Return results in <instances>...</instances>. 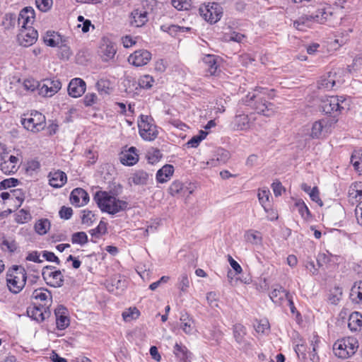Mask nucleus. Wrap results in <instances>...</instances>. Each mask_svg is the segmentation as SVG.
Returning <instances> with one entry per match:
<instances>
[{
	"label": "nucleus",
	"mask_w": 362,
	"mask_h": 362,
	"mask_svg": "<svg viewBox=\"0 0 362 362\" xmlns=\"http://www.w3.org/2000/svg\"><path fill=\"white\" fill-rule=\"evenodd\" d=\"M275 96L274 89L257 86L254 93H249L243 102L252 107L258 114L266 117H270L275 112V106L273 103L267 102L265 98L272 99Z\"/></svg>",
	"instance_id": "f257e3e1"
},
{
	"label": "nucleus",
	"mask_w": 362,
	"mask_h": 362,
	"mask_svg": "<svg viewBox=\"0 0 362 362\" xmlns=\"http://www.w3.org/2000/svg\"><path fill=\"white\" fill-rule=\"evenodd\" d=\"M93 200L103 213L110 215L124 211L128 208L126 201L118 199L110 192L98 191L93 196Z\"/></svg>",
	"instance_id": "f03ea898"
},
{
	"label": "nucleus",
	"mask_w": 362,
	"mask_h": 362,
	"mask_svg": "<svg viewBox=\"0 0 362 362\" xmlns=\"http://www.w3.org/2000/svg\"><path fill=\"white\" fill-rule=\"evenodd\" d=\"M349 103L344 95H332L326 97L321 101L322 112L333 117L339 116L342 110L348 108Z\"/></svg>",
	"instance_id": "7ed1b4c3"
},
{
	"label": "nucleus",
	"mask_w": 362,
	"mask_h": 362,
	"mask_svg": "<svg viewBox=\"0 0 362 362\" xmlns=\"http://www.w3.org/2000/svg\"><path fill=\"white\" fill-rule=\"evenodd\" d=\"M27 279L25 269L22 266H13L7 275V286L13 293H18L24 288Z\"/></svg>",
	"instance_id": "20e7f679"
},
{
	"label": "nucleus",
	"mask_w": 362,
	"mask_h": 362,
	"mask_svg": "<svg viewBox=\"0 0 362 362\" xmlns=\"http://www.w3.org/2000/svg\"><path fill=\"white\" fill-rule=\"evenodd\" d=\"M358 347V343L354 337H344L338 339L333 346L336 356L340 358H348L353 356Z\"/></svg>",
	"instance_id": "39448f33"
},
{
	"label": "nucleus",
	"mask_w": 362,
	"mask_h": 362,
	"mask_svg": "<svg viewBox=\"0 0 362 362\" xmlns=\"http://www.w3.org/2000/svg\"><path fill=\"white\" fill-rule=\"evenodd\" d=\"M138 128L140 136L145 141H153L158 135V127L151 116L141 115Z\"/></svg>",
	"instance_id": "423d86ee"
},
{
	"label": "nucleus",
	"mask_w": 362,
	"mask_h": 362,
	"mask_svg": "<svg viewBox=\"0 0 362 362\" xmlns=\"http://www.w3.org/2000/svg\"><path fill=\"white\" fill-rule=\"evenodd\" d=\"M21 124L25 129L33 132H38L45 129L46 119L44 115L37 111H31L21 118Z\"/></svg>",
	"instance_id": "0eeeda50"
},
{
	"label": "nucleus",
	"mask_w": 362,
	"mask_h": 362,
	"mask_svg": "<svg viewBox=\"0 0 362 362\" xmlns=\"http://www.w3.org/2000/svg\"><path fill=\"white\" fill-rule=\"evenodd\" d=\"M199 13L211 24L216 23L221 20L223 15V8L216 2H209L203 4L199 8Z\"/></svg>",
	"instance_id": "6e6552de"
},
{
	"label": "nucleus",
	"mask_w": 362,
	"mask_h": 362,
	"mask_svg": "<svg viewBox=\"0 0 362 362\" xmlns=\"http://www.w3.org/2000/svg\"><path fill=\"white\" fill-rule=\"evenodd\" d=\"M332 14L330 11H327L326 8H322L317 9L315 13L310 15H305L300 17L293 23L294 27L298 30L302 29V25H307L310 22H315L320 24L325 23L328 17Z\"/></svg>",
	"instance_id": "1a4fd4ad"
},
{
	"label": "nucleus",
	"mask_w": 362,
	"mask_h": 362,
	"mask_svg": "<svg viewBox=\"0 0 362 362\" xmlns=\"http://www.w3.org/2000/svg\"><path fill=\"white\" fill-rule=\"evenodd\" d=\"M46 284L54 288H60L64 285V276L62 272L53 266L44 267L42 272Z\"/></svg>",
	"instance_id": "9d476101"
},
{
	"label": "nucleus",
	"mask_w": 362,
	"mask_h": 362,
	"mask_svg": "<svg viewBox=\"0 0 362 362\" xmlns=\"http://www.w3.org/2000/svg\"><path fill=\"white\" fill-rule=\"evenodd\" d=\"M62 88V83L59 79L45 78L40 81L38 95L42 97H52Z\"/></svg>",
	"instance_id": "9b49d317"
},
{
	"label": "nucleus",
	"mask_w": 362,
	"mask_h": 362,
	"mask_svg": "<svg viewBox=\"0 0 362 362\" xmlns=\"http://www.w3.org/2000/svg\"><path fill=\"white\" fill-rule=\"evenodd\" d=\"M10 21H18V27L21 29H27L28 28H33L32 25L35 18V11L31 7H25L19 13L18 18L15 14H9Z\"/></svg>",
	"instance_id": "f8f14e48"
},
{
	"label": "nucleus",
	"mask_w": 362,
	"mask_h": 362,
	"mask_svg": "<svg viewBox=\"0 0 362 362\" xmlns=\"http://www.w3.org/2000/svg\"><path fill=\"white\" fill-rule=\"evenodd\" d=\"M43 40L44 42L49 47H58L62 49V55L65 56L66 58H69L71 55V53L69 48L64 43V40L58 33L47 31L46 35L43 37Z\"/></svg>",
	"instance_id": "ddd939ff"
},
{
	"label": "nucleus",
	"mask_w": 362,
	"mask_h": 362,
	"mask_svg": "<svg viewBox=\"0 0 362 362\" xmlns=\"http://www.w3.org/2000/svg\"><path fill=\"white\" fill-rule=\"evenodd\" d=\"M152 58L151 53L147 49H138L128 57V62L136 67L146 65Z\"/></svg>",
	"instance_id": "4468645a"
},
{
	"label": "nucleus",
	"mask_w": 362,
	"mask_h": 362,
	"mask_svg": "<svg viewBox=\"0 0 362 362\" xmlns=\"http://www.w3.org/2000/svg\"><path fill=\"white\" fill-rule=\"evenodd\" d=\"M168 191L173 197H189L194 189L190 184L186 185L179 180H175L170 184Z\"/></svg>",
	"instance_id": "2eb2a0df"
},
{
	"label": "nucleus",
	"mask_w": 362,
	"mask_h": 362,
	"mask_svg": "<svg viewBox=\"0 0 362 362\" xmlns=\"http://www.w3.org/2000/svg\"><path fill=\"white\" fill-rule=\"evenodd\" d=\"M37 37V31L34 28L21 29L18 35V41L21 45L23 47L31 46L36 42Z\"/></svg>",
	"instance_id": "dca6fc26"
},
{
	"label": "nucleus",
	"mask_w": 362,
	"mask_h": 362,
	"mask_svg": "<svg viewBox=\"0 0 362 362\" xmlns=\"http://www.w3.org/2000/svg\"><path fill=\"white\" fill-rule=\"evenodd\" d=\"M0 169L4 174L15 173L18 170V158L13 155H4L1 156Z\"/></svg>",
	"instance_id": "f3484780"
},
{
	"label": "nucleus",
	"mask_w": 362,
	"mask_h": 362,
	"mask_svg": "<svg viewBox=\"0 0 362 362\" xmlns=\"http://www.w3.org/2000/svg\"><path fill=\"white\" fill-rule=\"evenodd\" d=\"M86 83L80 78H74L68 85V93L74 98L81 97L86 91Z\"/></svg>",
	"instance_id": "a211bd4d"
},
{
	"label": "nucleus",
	"mask_w": 362,
	"mask_h": 362,
	"mask_svg": "<svg viewBox=\"0 0 362 362\" xmlns=\"http://www.w3.org/2000/svg\"><path fill=\"white\" fill-rule=\"evenodd\" d=\"M90 197L88 192L82 188H75L70 194V202L75 206L80 207L86 205Z\"/></svg>",
	"instance_id": "6ab92c4d"
},
{
	"label": "nucleus",
	"mask_w": 362,
	"mask_h": 362,
	"mask_svg": "<svg viewBox=\"0 0 362 362\" xmlns=\"http://www.w3.org/2000/svg\"><path fill=\"white\" fill-rule=\"evenodd\" d=\"M56 325L58 329L64 330L69 327L70 320L67 309L63 305H59L54 310Z\"/></svg>",
	"instance_id": "aec40b11"
},
{
	"label": "nucleus",
	"mask_w": 362,
	"mask_h": 362,
	"mask_svg": "<svg viewBox=\"0 0 362 362\" xmlns=\"http://www.w3.org/2000/svg\"><path fill=\"white\" fill-rule=\"evenodd\" d=\"M119 160L122 164L127 166L135 165L139 160L137 149L132 146L127 150L122 151L120 153Z\"/></svg>",
	"instance_id": "412c9836"
},
{
	"label": "nucleus",
	"mask_w": 362,
	"mask_h": 362,
	"mask_svg": "<svg viewBox=\"0 0 362 362\" xmlns=\"http://www.w3.org/2000/svg\"><path fill=\"white\" fill-rule=\"evenodd\" d=\"M47 310H48V307L40 304L37 306L29 307L27 309V314L31 319L37 322H42L49 315V313Z\"/></svg>",
	"instance_id": "4be33fe9"
},
{
	"label": "nucleus",
	"mask_w": 362,
	"mask_h": 362,
	"mask_svg": "<svg viewBox=\"0 0 362 362\" xmlns=\"http://www.w3.org/2000/svg\"><path fill=\"white\" fill-rule=\"evenodd\" d=\"M231 124L233 129L238 131L247 130L251 126L248 115L238 112L235 114Z\"/></svg>",
	"instance_id": "5701e85b"
},
{
	"label": "nucleus",
	"mask_w": 362,
	"mask_h": 362,
	"mask_svg": "<svg viewBox=\"0 0 362 362\" xmlns=\"http://www.w3.org/2000/svg\"><path fill=\"white\" fill-rule=\"evenodd\" d=\"M116 52L115 45L110 41H104L100 47V55L103 62H108L112 59Z\"/></svg>",
	"instance_id": "b1692460"
},
{
	"label": "nucleus",
	"mask_w": 362,
	"mask_h": 362,
	"mask_svg": "<svg viewBox=\"0 0 362 362\" xmlns=\"http://www.w3.org/2000/svg\"><path fill=\"white\" fill-rule=\"evenodd\" d=\"M291 293L281 286H276L269 294L271 300L277 305H282L283 302L289 298Z\"/></svg>",
	"instance_id": "393cba45"
},
{
	"label": "nucleus",
	"mask_w": 362,
	"mask_h": 362,
	"mask_svg": "<svg viewBox=\"0 0 362 362\" xmlns=\"http://www.w3.org/2000/svg\"><path fill=\"white\" fill-rule=\"evenodd\" d=\"M175 171L174 166L170 164L164 165L159 169L156 175V180L158 183H165L169 181L173 175Z\"/></svg>",
	"instance_id": "a878e982"
},
{
	"label": "nucleus",
	"mask_w": 362,
	"mask_h": 362,
	"mask_svg": "<svg viewBox=\"0 0 362 362\" xmlns=\"http://www.w3.org/2000/svg\"><path fill=\"white\" fill-rule=\"evenodd\" d=\"M49 178V185L54 188H60L63 187L67 181L66 173L61 170L50 173Z\"/></svg>",
	"instance_id": "bb28decb"
},
{
	"label": "nucleus",
	"mask_w": 362,
	"mask_h": 362,
	"mask_svg": "<svg viewBox=\"0 0 362 362\" xmlns=\"http://www.w3.org/2000/svg\"><path fill=\"white\" fill-rule=\"evenodd\" d=\"M173 353L180 362H191L192 353L182 344H175Z\"/></svg>",
	"instance_id": "cd10ccee"
},
{
	"label": "nucleus",
	"mask_w": 362,
	"mask_h": 362,
	"mask_svg": "<svg viewBox=\"0 0 362 362\" xmlns=\"http://www.w3.org/2000/svg\"><path fill=\"white\" fill-rule=\"evenodd\" d=\"M147 21L148 13L146 11L135 9L132 12L130 21L132 25L139 28L145 25Z\"/></svg>",
	"instance_id": "c85d7f7f"
},
{
	"label": "nucleus",
	"mask_w": 362,
	"mask_h": 362,
	"mask_svg": "<svg viewBox=\"0 0 362 362\" xmlns=\"http://www.w3.org/2000/svg\"><path fill=\"white\" fill-rule=\"evenodd\" d=\"M218 60L219 57L214 54H206L203 57V63L211 75L216 74L219 66Z\"/></svg>",
	"instance_id": "c756f323"
},
{
	"label": "nucleus",
	"mask_w": 362,
	"mask_h": 362,
	"mask_svg": "<svg viewBox=\"0 0 362 362\" xmlns=\"http://www.w3.org/2000/svg\"><path fill=\"white\" fill-rule=\"evenodd\" d=\"M32 298L40 303H42L45 307H48L47 303L52 300V294L46 288H40L34 290L32 293Z\"/></svg>",
	"instance_id": "7c9ffc66"
},
{
	"label": "nucleus",
	"mask_w": 362,
	"mask_h": 362,
	"mask_svg": "<svg viewBox=\"0 0 362 362\" xmlns=\"http://www.w3.org/2000/svg\"><path fill=\"white\" fill-rule=\"evenodd\" d=\"M180 327L186 334H192L194 331V322L187 313L182 314L180 317Z\"/></svg>",
	"instance_id": "2f4dec72"
},
{
	"label": "nucleus",
	"mask_w": 362,
	"mask_h": 362,
	"mask_svg": "<svg viewBox=\"0 0 362 362\" xmlns=\"http://www.w3.org/2000/svg\"><path fill=\"white\" fill-rule=\"evenodd\" d=\"M335 74V72H329L327 76H324L321 77L317 81V88L322 90H331L337 83L334 79Z\"/></svg>",
	"instance_id": "473e14b6"
},
{
	"label": "nucleus",
	"mask_w": 362,
	"mask_h": 362,
	"mask_svg": "<svg viewBox=\"0 0 362 362\" xmlns=\"http://www.w3.org/2000/svg\"><path fill=\"white\" fill-rule=\"evenodd\" d=\"M327 127V122L320 119L313 123L311 129L310 136L313 139H320L325 129Z\"/></svg>",
	"instance_id": "72a5a7b5"
},
{
	"label": "nucleus",
	"mask_w": 362,
	"mask_h": 362,
	"mask_svg": "<svg viewBox=\"0 0 362 362\" xmlns=\"http://www.w3.org/2000/svg\"><path fill=\"white\" fill-rule=\"evenodd\" d=\"M130 180L136 185H146L149 180V175L143 170H136L132 175Z\"/></svg>",
	"instance_id": "f704fd0d"
},
{
	"label": "nucleus",
	"mask_w": 362,
	"mask_h": 362,
	"mask_svg": "<svg viewBox=\"0 0 362 362\" xmlns=\"http://www.w3.org/2000/svg\"><path fill=\"white\" fill-rule=\"evenodd\" d=\"M270 191L267 188L259 189L258 191L257 197L259 202L262 206L264 208V211L267 213H269V208L270 206Z\"/></svg>",
	"instance_id": "c9c22d12"
},
{
	"label": "nucleus",
	"mask_w": 362,
	"mask_h": 362,
	"mask_svg": "<svg viewBox=\"0 0 362 362\" xmlns=\"http://www.w3.org/2000/svg\"><path fill=\"white\" fill-rule=\"evenodd\" d=\"M348 327L351 331H357L362 327V315L358 312L352 313L349 318Z\"/></svg>",
	"instance_id": "e433bc0d"
},
{
	"label": "nucleus",
	"mask_w": 362,
	"mask_h": 362,
	"mask_svg": "<svg viewBox=\"0 0 362 362\" xmlns=\"http://www.w3.org/2000/svg\"><path fill=\"white\" fill-rule=\"evenodd\" d=\"M245 239L247 242L252 245H260L262 242L261 233L255 230L246 231L245 233Z\"/></svg>",
	"instance_id": "4c0bfd02"
},
{
	"label": "nucleus",
	"mask_w": 362,
	"mask_h": 362,
	"mask_svg": "<svg viewBox=\"0 0 362 362\" xmlns=\"http://www.w3.org/2000/svg\"><path fill=\"white\" fill-rule=\"evenodd\" d=\"M351 163L356 171L358 173H362V151L355 150L351 156Z\"/></svg>",
	"instance_id": "58836bf2"
},
{
	"label": "nucleus",
	"mask_w": 362,
	"mask_h": 362,
	"mask_svg": "<svg viewBox=\"0 0 362 362\" xmlns=\"http://www.w3.org/2000/svg\"><path fill=\"white\" fill-rule=\"evenodd\" d=\"M95 88L100 95H108L111 90V82L108 79L100 78L97 81Z\"/></svg>",
	"instance_id": "ea45409f"
},
{
	"label": "nucleus",
	"mask_w": 362,
	"mask_h": 362,
	"mask_svg": "<svg viewBox=\"0 0 362 362\" xmlns=\"http://www.w3.org/2000/svg\"><path fill=\"white\" fill-rule=\"evenodd\" d=\"M155 83V80L151 75L145 74L141 76L138 79V84L141 88L150 89Z\"/></svg>",
	"instance_id": "a19ab883"
},
{
	"label": "nucleus",
	"mask_w": 362,
	"mask_h": 362,
	"mask_svg": "<svg viewBox=\"0 0 362 362\" xmlns=\"http://www.w3.org/2000/svg\"><path fill=\"white\" fill-rule=\"evenodd\" d=\"M107 232V223L103 221H100L98 226L95 228L90 229L89 233L90 235L95 238H99L102 235L105 234Z\"/></svg>",
	"instance_id": "79ce46f5"
},
{
	"label": "nucleus",
	"mask_w": 362,
	"mask_h": 362,
	"mask_svg": "<svg viewBox=\"0 0 362 362\" xmlns=\"http://www.w3.org/2000/svg\"><path fill=\"white\" fill-rule=\"evenodd\" d=\"M88 241V235L85 232H76L71 235V243L73 244H78L84 245Z\"/></svg>",
	"instance_id": "37998d69"
},
{
	"label": "nucleus",
	"mask_w": 362,
	"mask_h": 362,
	"mask_svg": "<svg viewBox=\"0 0 362 362\" xmlns=\"http://www.w3.org/2000/svg\"><path fill=\"white\" fill-rule=\"evenodd\" d=\"M50 223L48 219H41L35 224V230L40 235L47 233L49 229Z\"/></svg>",
	"instance_id": "c03bdc74"
},
{
	"label": "nucleus",
	"mask_w": 362,
	"mask_h": 362,
	"mask_svg": "<svg viewBox=\"0 0 362 362\" xmlns=\"http://www.w3.org/2000/svg\"><path fill=\"white\" fill-rule=\"evenodd\" d=\"M40 83V82L36 81L33 78H29L24 80V81L23 82V87L27 91L33 92L37 90L38 92Z\"/></svg>",
	"instance_id": "a18cd8bd"
},
{
	"label": "nucleus",
	"mask_w": 362,
	"mask_h": 362,
	"mask_svg": "<svg viewBox=\"0 0 362 362\" xmlns=\"http://www.w3.org/2000/svg\"><path fill=\"white\" fill-rule=\"evenodd\" d=\"M163 154L158 148H152L147 152L146 158L151 164H154L160 160Z\"/></svg>",
	"instance_id": "49530a36"
},
{
	"label": "nucleus",
	"mask_w": 362,
	"mask_h": 362,
	"mask_svg": "<svg viewBox=\"0 0 362 362\" xmlns=\"http://www.w3.org/2000/svg\"><path fill=\"white\" fill-rule=\"evenodd\" d=\"M233 334L235 341L240 344L243 341L245 334V327L241 324H236L233 326Z\"/></svg>",
	"instance_id": "de8ad7c7"
},
{
	"label": "nucleus",
	"mask_w": 362,
	"mask_h": 362,
	"mask_svg": "<svg viewBox=\"0 0 362 362\" xmlns=\"http://www.w3.org/2000/svg\"><path fill=\"white\" fill-rule=\"evenodd\" d=\"M122 315L125 322H129L132 320L138 318L140 315V312L136 308H129L124 311Z\"/></svg>",
	"instance_id": "09e8293b"
},
{
	"label": "nucleus",
	"mask_w": 362,
	"mask_h": 362,
	"mask_svg": "<svg viewBox=\"0 0 362 362\" xmlns=\"http://www.w3.org/2000/svg\"><path fill=\"white\" fill-rule=\"evenodd\" d=\"M31 218L29 211L22 209L16 214V221L18 223H24Z\"/></svg>",
	"instance_id": "8fccbe9b"
},
{
	"label": "nucleus",
	"mask_w": 362,
	"mask_h": 362,
	"mask_svg": "<svg viewBox=\"0 0 362 362\" xmlns=\"http://www.w3.org/2000/svg\"><path fill=\"white\" fill-rule=\"evenodd\" d=\"M189 286V279L187 274H182L178 279V288L182 291L186 292Z\"/></svg>",
	"instance_id": "3c124183"
},
{
	"label": "nucleus",
	"mask_w": 362,
	"mask_h": 362,
	"mask_svg": "<svg viewBox=\"0 0 362 362\" xmlns=\"http://www.w3.org/2000/svg\"><path fill=\"white\" fill-rule=\"evenodd\" d=\"M298 212L303 218H308L310 216V212L308 207L303 201H299L296 204Z\"/></svg>",
	"instance_id": "603ef678"
},
{
	"label": "nucleus",
	"mask_w": 362,
	"mask_h": 362,
	"mask_svg": "<svg viewBox=\"0 0 362 362\" xmlns=\"http://www.w3.org/2000/svg\"><path fill=\"white\" fill-rule=\"evenodd\" d=\"M172 5L179 11L189 10L191 4L187 0H171Z\"/></svg>",
	"instance_id": "864d4df0"
},
{
	"label": "nucleus",
	"mask_w": 362,
	"mask_h": 362,
	"mask_svg": "<svg viewBox=\"0 0 362 362\" xmlns=\"http://www.w3.org/2000/svg\"><path fill=\"white\" fill-rule=\"evenodd\" d=\"M35 4L39 10L42 12L49 11L53 4L52 0H35Z\"/></svg>",
	"instance_id": "5fc2aeb1"
},
{
	"label": "nucleus",
	"mask_w": 362,
	"mask_h": 362,
	"mask_svg": "<svg viewBox=\"0 0 362 362\" xmlns=\"http://www.w3.org/2000/svg\"><path fill=\"white\" fill-rule=\"evenodd\" d=\"M98 100V96L94 93H88L85 95L83 103L86 107H91L96 103Z\"/></svg>",
	"instance_id": "6e6d98bb"
},
{
	"label": "nucleus",
	"mask_w": 362,
	"mask_h": 362,
	"mask_svg": "<svg viewBox=\"0 0 362 362\" xmlns=\"http://www.w3.org/2000/svg\"><path fill=\"white\" fill-rule=\"evenodd\" d=\"M204 336L209 340H214L216 342H218L221 338V332L218 329H209L204 333Z\"/></svg>",
	"instance_id": "4d7b16f0"
},
{
	"label": "nucleus",
	"mask_w": 362,
	"mask_h": 362,
	"mask_svg": "<svg viewBox=\"0 0 362 362\" xmlns=\"http://www.w3.org/2000/svg\"><path fill=\"white\" fill-rule=\"evenodd\" d=\"M304 265L305 269L313 275H316L318 274L319 267L317 264L315 265L314 261L311 258L308 257L305 261Z\"/></svg>",
	"instance_id": "13d9d810"
},
{
	"label": "nucleus",
	"mask_w": 362,
	"mask_h": 362,
	"mask_svg": "<svg viewBox=\"0 0 362 362\" xmlns=\"http://www.w3.org/2000/svg\"><path fill=\"white\" fill-rule=\"evenodd\" d=\"M95 215L91 211L84 210L83 216L81 217V221L83 224L87 226H91L94 221Z\"/></svg>",
	"instance_id": "bf43d9fd"
},
{
	"label": "nucleus",
	"mask_w": 362,
	"mask_h": 362,
	"mask_svg": "<svg viewBox=\"0 0 362 362\" xmlns=\"http://www.w3.org/2000/svg\"><path fill=\"white\" fill-rule=\"evenodd\" d=\"M362 67V54L356 56L354 60L352 65L348 66V71L351 73L352 71H356Z\"/></svg>",
	"instance_id": "052dcab7"
},
{
	"label": "nucleus",
	"mask_w": 362,
	"mask_h": 362,
	"mask_svg": "<svg viewBox=\"0 0 362 362\" xmlns=\"http://www.w3.org/2000/svg\"><path fill=\"white\" fill-rule=\"evenodd\" d=\"M18 184V180L16 178L5 179L0 182V189H5L11 187H16Z\"/></svg>",
	"instance_id": "680f3d73"
},
{
	"label": "nucleus",
	"mask_w": 362,
	"mask_h": 362,
	"mask_svg": "<svg viewBox=\"0 0 362 362\" xmlns=\"http://www.w3.org/2000/svg\"><path fill=\"white\" fill-rule=\"evenodd\" d=\"M309 196L313 202H316L320 206L323 205L322 200L319 196V190L317 187L312 188V190L309 192Z\"/></svg>",
	"instance_id": "e2e57ef3"
},
{
	"label": "nucleus",
	"mask_w": 362,
	"mask_h": 362,
	"mask_svg": "<svg viewBox=\"0 0 362 362\" xmlns=\"http://www.w3.org/2000/svg\"><path fill=\"white\" fill-rule=\"evenodd\" d=\"M206 300L211 308L218 307V295L215 292H209L206 294Z\"/></svg>",
	"instance_id": "0e129e2a"
},
{
	"label": "nucleus",
	"mask_w": 362,
	"mask_h": 362,
	"mask_svg": "<svg viewBox=\"0 0 362 362\" xmlns=\"http://www.w3.org/2000/svg\"><path fill=\"white\" fill-rule=\"evenodd\" d=\"M42 257L48 262H55L57 265H59L61 262L59 259L52 252L43 251Z\"/></svg>",
	"instance_id": "69168bd1"
},
{
	"label": "nucleus",
	"mask_w": 362,
	"mask_h": 362,
	"mask_svg": "<svg viewBox=\"0 0 362 362\" xmlns=\"http://www.w3.org/2000/svg\"><path fill=\"white\" fill-rule=\"evenodd\" d=\"M351 298L353 301L359 303L362 302V291H359L358 288H356V286L353 287L351 291Z\"/></svg>",
	"instance_id": "338daca9"
},
{
	"label": "nucleus",
	"mask_w": 362,
	"mask_h": 362,
	"mask_svg": "<svg viewBox=\"0 0 362 362\" xmlns=\"http://www.w3.org/2000/svg\"><path fill=\"white\" fill-rule=\"evenodd\" d=\"M122 43L125 48H129L136 43V40L131 35H125L122 37Z\"/></svg>",
	"instance_id": "774afa93"
}]
</instances>
